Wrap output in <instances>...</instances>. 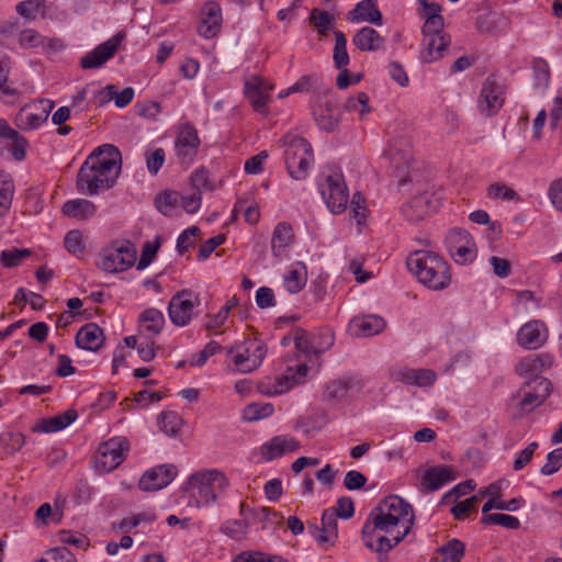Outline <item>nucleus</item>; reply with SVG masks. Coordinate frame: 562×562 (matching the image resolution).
<instances>
[{
	"label": "nucleus",
	"mask_w": 562,
	"mask_h": 562,
	"mask_svg": "<svg viewBox=\"0 0 562 562\" xmlns=\"http://www.w3.org/2000/svg\"><path fill=\"white\" fill-rule=\"evenodd\" d=\"M228 485L229 481L221 470L203 469L188 477L183 493L189 505L200 508L215 504Z\"/></svg>",
	"instance_id": "f257e3e1"
},
{
	"label": "nucleus",
	"mask_w": 562,
	"mask_h": 562,
	"mask_svg": "<svg viewBox=\"0 0 562 562\" xmlns=\"http://www.w3.org/2000/svg\"><path fill=\"white\" fill-rule=\"evenodd\" d=\"M406 265L418 281L430 290L441 291L451 282L448 262L432 251L416 250L407 257Z\"/></svg>",
	"instance_id": "f03ea898"
},
{
	"label": "nucleus",
	"mask_w": 562,
	"mask_h": 562,
	"mask_svg": "<svg viewBox=\"0 0 562 562\" xmlns=\"http://www.w3.org/2000/svg\"><path fill=\"white\" fill-rule=\"evenodd\" d=\"M318 190L329 211L342 213L348 205L349 191L339 167L328 165L318 176Z\"/></svg>",
	"instance_id": "7ed1b4c3"
},
{
	"label": "nucleus",
	"mask_w": 562,
	"mask_h": 562,
	"mask_svg": "<svg viewBox=\"0 0 562 562\" xmlns=\"http://www.w3.org/2000/svg\"><path fill=\"white\" fill-rule=\"evenodd\" d=\"M284 160L290 177L294 180H304L307 170L314 161L313 149L310 143L300 136H286Z\"/></svg>",
	"instance_id": "20e7f679"
},
{
	"label": "nucleus",
	"mask_w": 562,
	"mask_h": 562,
	"mask_svg": "<svg viewBox=\"0 0 562 562\" xmlns=\"http://www.w3.org/2000/svg\"><path fill=\"white\" fill-rule=\"evenodd\" d=\"M93 161L94 158H87L77 175V190L86 195H95L100 191L112 188L119 177L112 172H105Z\"/></svg>",
	"instance_id": "39448f33"
},
{
	"label": "nucleus",
	"mask_w": 562,
	"mask_h": 562,
	"mask_svg": "<svg viewBox=\"0 0 562 562\" xmlns=\"http://www.w3.org/2000/svg\"><path fill=\"white\" fill-rule=\"evenodd\" d=\"M136 249L128 240H114L102 249L98 266L105 272L116 273L135 263Z\"/></svg>",
	"instance_id": "423d86ee"
},
{
	"label": "nucleus",
	"mask_w": 562,
	"mask_h": 562,
	"mask_svg": "<svg viewBox=\"0 0 562 562\" xmlns=\"http://www.w3.org/2000/svg\"><path fill=\"white\" fill-rule=\"evenodd\" d=\"M391 164L394 168V177L402 187L411 181L409 170L413 162L412 140L406 136L395 138L387 151Z\"/></svg>",
	"instance_id": "0eeeda50"
},
{
	"label": "nucleus",
	"mask_w": 562,
	"mask_h": 562,
	"mask_svg": "<svg viewBox=\"0 0 562 562\" xmlns=\"http://www.w3.org/2000/svg\"><path fill=\"white\" fill-rule=\"evenodd\" d=\"M128 451V441L123 437L111 438L98 448L94 465L102 472L115 470L125 459Z\"/></svg>",
	"instance_id": "6e6552de"
},
{
	"label": "nucleus",
	"mask_w": 562,
	"mask_h": 562,
	"mask_svg": "<svg viewBox=\"0 0 562 562\" xmlns=\"http://www.w3.org/2000/svg\"><path fill=\"white\" fill-rule=\"evenodd\" d=\"M445 241L448 252L457 263L465 265L475 258V243L468 231L452 228L447 233Z\"/></svg>",
	"instance_id": "1a4fd4ad"
},
{
	"label": "nucleus",
	"mask_w": 562,
	"mask_h": 562,
	"mask_svg": "<svg viewBox=\"0 0 562 562\" xmlns=\"http://www.w3.org/2000/svg\"><path fill=\"white\" fill-rule=\"evenodd\" d=\"M551 391L550 380L543 376H533L525 382L517 392V396H521L519 409L524 413H530L547 400Z\"/></svg>",
	"instance_id": "9d476101"
},
{
	"label": "nucleus",
	"mask_w": 562,
	"mask_h": 562,
	"mask_svg": "<svg viewBox=\"0 0 562 562\" xmlns=\"http://www.w3.org/2000/svg\"><path fill=\"white\" fill-rule=\"evenodd\" d=\"M201 303L200 295L192 290H181L170 300L168 313L177 326H186L192 319L194 308Z\"/></svg>",
	"instance_id": "9b49d317"
},
{
	"label": "nucleus",
	"mask_w": 562,
	"mask_h": 562,
	"mask_svg": "<svg viewBox=\"0 0 562 562\" xmlns=\"http://www.w3.org/2000/svg\"><path fill=\"white\" fill-rule=\"evenodd\" d=\"M200 144L196 128L189 122L182 123L175 139L178 161L181 165H191L198 155Z\"/></svg>",
	"instance_id": "f8f14e48"
},
{
	"label": "nucleus",
	"mask_w": 562,
	"mask_h": 562,
	"mask_svg": "<svg viewBox=\"0 0 562 562\" xmlns=\"http://www.w3.org/2000/svg\"><path fill=\"white\" fill-rule=\"evenodd\" d=\"M504 104V88L494 77L485 79L477 101L481 114L486 117L495 115Z\"/></svg>",
	"instance_id": "ddd939ff"
},
{
	"label": "nucleus",
	"mask_w": 562,
	"mask_h": 562,
	"mask_svg": "<svg viewBox=\"0 0 562 562\" xmlns=\"http://www.w3.org/2000/svg\"><path fill=\"white\" fill-rule=\"evenodd\" d=\"M266 353L267 348L261 341L249 339L235 355L234 363L238 371L243 373L251 372L261 364Z\"/></svg>",
	"instance_id": "4468645a"
},
{
	"label": "nucleus",
	"mask_w": 562,
	"mask_h": 562,
	"mask_svg": "<svg viewBox=\"0 0 562 562\" xmlns=\"http://www.w3.org/2000/svg\"><path fill=\"white\" fill-rule=\"evenodd\" d=\"M123 38L124 34L117 33L108 41L99 44L94 49L81 57L80 67L85 70L100 68L115 55Z\"/></svg>",
	"instance_id": "2eb2a0df"
},
{
	"label": "nucleus",
	"mask_w": 562,
	"mask_h": 562,
	"mask_svg": "<svg viewBox=\"0 0 562 562\" xmlns=\"http://www.w3.org/2000/svg\"><path fill=\"white\" fill-rule=\"evenodd\" d=\"M54 108L52 101H41L38 104L23 106L15 116V125L24 131L41 126Z\"/></svg>",
	"instance_id": "dca6fc26"
},
{
	"label": "nucleus",
	"mask_w": 562,
	"mask_h": 562,
	"mask_svg": "<svg viewBox=\"0 0 562 562\" xmlns=\"http://www.w3.org/2000/svg\"><path fill=\"white\" fill-rule=\"evenodd\" d=\"M385 514L389 513L404 527L402 536H407L414 525V512L412 506L397 495H390L378 504Z\"/></svg>",
	"instance_id": "f3484780"
},
{
	"label": "nucleus",
	"mask_w": 562,
	"mask_h": 562,
	"mask_svg": "<svg viewBox=\"0 0 562 562\" xmlns=\"http://www.w3.org/2000/svg\"><path fill=\"white\" fill-rule=\"evenodd\" d=\"M177 475L173 464H161L147 470L138 482L142 491L153 492L166 487Z\"/></svg>",
	"instance_id": "a211bd4d"
},
{
	"label": "nucleus",
	"mask_w": 562,
	"mask_h": 562,
	"mask_svg": "<svg viewBox=\"0 0 562 562\" xmlns=\"http://www.w3.org/2000/svg\"><path fill=\"white\" fill-rule=\"evenodd\" d=\"M404 527L402 522L396 520L389 513L382 512L378 506H375L369 514L361 533H372V532H384V533H396L401 532Z\"/></svg>",
	"instance_id": "6ab92c4d"
},
{
	"label": "nucleus",
	"mask_w": 562,
	"mask_h": 562,
	"mask_svg": "<svg viewBox=\"0 0 562 562\" xmlns=\"http://www.w3.org/2000/svg\"><path fill=\"white\" fill-rule=\"evenodd\" d=\"M438 209V201L428 193H423L412 198L402 207L404 217L409 222H418L427 217Z\"/></svg>",
	"instance_id": "aec40b11"
},
{
	"label": "nucleus",
	"mask_w": 562,
	"mask_h": 562,
	"mask_svg": "<svg viewBox=\"0 0 562 562\" xmlns=\"http://www.w3.org/2000/svg\"><path fill=\"white\" fill-rule=\"evenodd\" d=\"M548 339V329L541 321H530L522 325L517 333V342L526 349L540 348Z\"/></svg>",
	"instance_id": "412c9836"
},
{
	"label": "nucleus",
	"mask_w": 562,
	"mask_h": 562,
	"mask_svg": "<svg viewBox=\"0 0 562 562\" xmlns=\"http://www.w3.org/2000/svg\"><path fill=\"white\" fill-rule=\"evenodd\" d=\"M88 158H94L97 167L105 172H112L116 176L121 172L122 156L121 151L111 144H104L95 148Z\"/></svg>",
	"instance_id": "4be33fe9"
},
{
	"label": "nucleus",
	"mask_w": 562,
	"mask_h": 562,
	"mask_svg": "<svg viewBox=\"0 0 562 562\" xmlns=\"http://www.w3.org/2000/svg\"><path fill=\"white\" fill-rule=\"evenodd\" d=\"M300 448V442L290 436H276L260 448L261 457L265 461H271L280 458L288 452H293Z\"/></svg>",
	"instance_id": "5701e85b"
},
{
	"label": "nucleus",
	"mask_w": 562,
	"mask_h": 562,
	"mask_svg": "<svg viewBox=\"0 0 562 562\" xmlns=\"http://www.w3.org/2000/svg\"><path fill=\"white\" fill-rule=\"evenodd\" d=\"M420 58L424 63H434L443 57L449 49L450 35H423Z\"/></svg>",
	"instance_id": "b1692460"
},
{
	"label": "nucleus",
	"mask_w": 562,
	"mask_h": 562,
	"mask_svg": "<svg viewBox=\"0 0 562 562\" xmlns=\"http://www.w3.org/2000/svg\"><path fill=\"white\" fill-rule=\"evenodd\" d=\"M271 89L260 77H252L246 81L245 93L256 112L266 113V105Z\"/></svg>",
	"instance_id": "393cba45"
},
{
	"label": "nucleus",
	"mask_w": 562,
	"mask_h": 562,
	"mask_svg": "<svg viewBox=\"0 0 562 562\" xmlns=\"http://www.w3.org/2000/svg\"><path fill=\"white\" fill-rule=\"evenodd\" d=\"M222 25V10L216 2H207L203 8V18L198 26V33L205 37H214Z\"/></svg>",
	"instance_id": "a878e982"
},
{
	"label": "nucleus",
	"mask_w": 562,
	"mask_h": 562,
	"mask_svg": "<svg viewBox=\"0 0 562 562\" xmlns=\"http://www.w3.org/2000/svg\"><path fill=\"white\" fill-rule=\"evenodd\" d=\"M313 115L321 130L333 132L340 123L341 112L336 105L329 101H325L313 108Z\"/></svg>",
	"instance_id": "bb28decb"
},
{
	"label": "nucleus",
	"mask_w": 562,
	"mask_h": 562,
	"mask_svg": "<svg viewBox=\"0 0 562 562\" xmlns=\"http://www.w3.org/2000/svg\"><path fill=\"white\" fill-rule=\"evenodd\" d=\"M406 536H402V532L396 533H384V532H372L369 535L362 533L363 544L379 554L387 553L396 544H398Z\"/></svg>",
	"instance_id": "cd10ccee"
},
{
	"label": "nucleus",
	"mask_w": 562,
	"mask_h": 562,
	"mask_svg": "<svg viewBox=\"0 0 562 562\" xmlns=\"http://www.w3.org/2000/svg\"><path fill=\"white\" fill-rule=\"evenodd\" d=\"M102 328L95 323L83 325L76 335V345L85 350L97 351L103 345Z\"/></svg>",
	"instance_id": "c85d7f7f"
},
{
	"label": "nucleus",
	"mask_w": 562,
	"mask_h": 562,
	"mask_svg": "<svg viewBox=\"0 0 562 562\" xmlns=\"http://www.w3.org/2000/svg\"><path fill=\"white\" fill-rule=\"evenodd\" d=\"M452 480H454L452 469L447 465H439L427 469L422 476L420 484L423 490L434 492Z\"/></svg>",
	"instance_id": "c756f323"
},
{
	"label": "nucleus",
	"mask_w": 562,
	"mask_h": 562,
	"mask_svg": "<svg viewBox=\"0 0 562 562\" xmlns=\"http://www.w3.org/2000/svg\"><path fill=\"white\" fill-rule=\"evenodd\" d=\"M392 374L396 381L416 386H429L436 381V373L430 369L403 368Z\"/></svg>",
	"instance_id": "7c9ffc66"
},
{
	"label": "nucleus",
	"mask_w": 562,
	"mask_h": 562,
	"mask_svg": "<svg viewBox=\"0 0 562 562\" xmlns=\"http://www.w3.org/2000/svg\"><path fill=\"white\" fill-rule=\"evenodd\" d=\"M553 359L549 353L531 355L522 358L516 366V372L519 375H533L551 368Z\"/></svg>",
	"instance_id": "2f4dec72"
},
{
	"label": "nucleus",
	"mask_w": 562,
	"mask_h": 562,
	"mask_svg": "<svg viewBox=\"0 0 562 562\" xmlns=\"http://www.w3.org/2000/svg\"><path fill=\"white\" fill-rule=\"evenodd\" d=\"M293 228L285 222H280L273 229L271 238V250L274 257L282 258L286 249L293 244Z\"/></svg>",
	"instance_id": "473e14b6"
},
{
	"label": "nucleus",
	"mask_w": 562,
	"mask_h": 562,
	"mask_svg": "<svg viewBox=\"0 0 562 562\" xmlns=\"http://www.w3.org/2000/svg\"><path fill=\"white\" fill-rule=\"evenodd\" d=\"M0 137L12 143L11 154L16 161L24 160L29 143L25 137L11 127L4 119H0Z\"/></svg>",
	"instance_id": "72a5a7b5"
},
{
	"label": "nucleus",
	"mask_w": 562,
	"mask_h": 562,
	"mask_svg": "<svg viewBox=\"0 0 562 562\" xmlns=\"http://www.w3.org/2000/svg\"><path fill=\"white\" fill-rule=\"evenodd\" d=\"M352 43L362 52H374L382 48L385 41L374 29L364 26L355 34Z\"/></svg>",
	"instance_id": "f704fd0d"
},
{
	"label": "nucleus",
	"mask_w": 562,
	"mask_h": 562,
	"mask_svg": "<svg viewBox=\"0 0 562 562\" xmlns=\"http://www.w3.org/2000/svg\"><path fill=\"white\" fill-rule=\"evenodd\" d=\"M351 326L358 336L370 337L383 331L386 323L381 316L368 315L355 318Z\"/></svg>",
	"instance_id": "c9c22d12"
},
{
	"label": "nucleus",
	"mask_w": 562,
	"mask_h": 562,
	"mask_svg": "<svg viewBox=\"0 0 562 562\" xmlns=\"http://www.w3.org/2000/svg\"><path fill=\"white\" fill-rule=\"evenodd\" d=\"M64 215L79 221H85L94 215L97 207L93 202L86 199L69 200L64 203Z\"/></svg>",
	"instance_id": "e433bc0d"
},
{
	"label": "nucleus",
	"mask_w": 562,
	"mask_h": 562,
	"mask_svg": "<svg viewBox=\"0 0 562 562\" xmlns=\"http://www.w3.org/2000/svg\"><path fill=\"white\" fill-rule=\"evenodd\" d=\"M314 537L321 546H333L337 539V520L334 513L325 510L322 516V528L314 527Z\"/></svg>",
	"instance_id": "4c0bfd02"
},
{
	"label": "nucleus",
	"mask_w": 562,
	"mask_h": 562,
	"mask_svg": "<svg viewBox=\"0 0 562 562\" xmlns=\"http://www.w3.org/2000/svg\"><path fill=\"white\" fill-rule=\"evenodd\" d=\"M351 21H364L373 24H382V14L376 5V0H362L350 12Z\"/></svg>",
	"instance_id": "58836bf2"
},
{
	"label": "nucleus",
	"mask_w": 562,
	"mask_h": 562,
	"mask_svg": "<svg viewBox=\"0 0 562 562\" xmlns=\"http://www.w3.org/2000/svg\"><path fill=\"white\" fill-rule=\"evenodd\" d=\"M307 281L306 267L302 262L290 267L283 277V284L289 293L296 294L303 290Z\"/></svg>",
	"instance_id": "ea45409f"
},
{
	"label": "nucleus",
	"mask_w": 562,
	"mask_h": 562,
	"mask_svg": "<svg viewBox=\"0 0 562 562\" xmlns=\"http://www.w3.org/2000/svg\"><path fill=\"white\" fill-rule=\"evenodd\" d=\"M139 327L151 336L158 335L165 325L164 314L157 308H147L139 316Z\"/></svg>",
	"instance_id": "a19ab883"
},
{
	"label": "nucleus",
	"mask_w": 562,
	"mask_h": 562,
	"mask_svg": "<svg viewBox=\"0 0 562 562\" xmlns=\"http://www.w3.org/2000/svg\"><path fill=\"white\" fill-rule=\"evenodd\" d=\"M310 24L317 31L321 36H326L333 30L335 24L334 15L327 11L314 8L310 14Z\"/></svg>",
	"instance_id": "79ce46f5"
},
{
	"label": "nucleus",
	"mask_w": 562,
	"mask_h": 562,
	"mask_svg": "<svg viewBox=\"0 0 562 562\" xmlns=\"http://www.w3.org/2000/svg\"><path fill=\"white\" fill-rule=\"evenodd\" d=\"M14 183L9 173L0 170V216H3L12 204Z\"/></svg>",
	"instance_id": "37998d69"
},
{
	"label": "nucleus",
	"mask_w": 562,
	"mask_h": 562,
	"mask_svg": "<svg viewBox=\"0 0 562 562\" xmlns=\"http://www.w3.org/2000/svg\"><path fill=\"white\" fill-rule=\"evenodd\" d=\"M77 417L78 414L75 409H68L59 415L44 419L42 430L45 432L59 431L74 423Z\"/></svg>",
	"instance_id": "c03bdc74"
},
{
	"label": "nucleus",
	"mask_w": 562,
	"mask_h": 562,
	"mask_svg": "<svg viewBox=\"0 0 562 562\" xmlns=\"http://www.w3.org/2000/svg\"><path fill=\"white\" fill-rule=\"evenodd\" d=\"M252 518L256 522L261 525L262 529H273L283 521V516L269 507L254 509Z\"/></svg>",
	"instance_id": "a18cd8bd"
},
{
	"label": "nucleus",
	"mask_w": 562,
	"mask_h": 562,
	"mask_svg": "<svg viewBox=\"0 0 562 562\" xmlns=\"http://www.w3.org/2000/svg\"><path fill=\"white\" fill-rule=\"evenodd\" d=\"M335 47L333 54L334 65L337 69L346 67L349 61V55L347 52V40L341 31H335Z\"/></svg>",
	"instance_id": "49530a36"
},
{
	"label": "nucleus",
	"mask_w": 562,
	"mask_h": 562,
	"mask_svg": "<svg viewBox=\"0 0 562 562\" xmlns=\"http://www.w3.org/2000/svg\"><path fill=\"white\" fill-rule=\"evenodd\" d=\"M248 522L244 519H229L225 521L221 531L234 540H243L248 535Z\"/></svg>",
	"instance_id": "de8ad7c7"
},
{
	"label": "nucleus",
	"mask_w": 562,
	"mask_h": 562,
	"mask_svg": "<svg viewBox=\"0 0 562 562\" xmlns=\"http://www.w3.org/2000/svg\"><path fill=\"white\" fill-rule=\"evenodd\" d=\"M180 194L176 191H164L155 199L157 210L164 215H171L175 206L179 204Z\"/></svg>",
	"instance_id": "09e8293b"
},
{
	"label": "nucleus",
	"mask_w": 562,
	"mask_h": 562,
	"mask_svg": "<svg viewBox=\"0 0 562 562\" xmlns=\"http://www.w3.org/2000/svg\"><path fill=\"white\" fill-rule=\"evenodd\" d=\"M481 522L484 525H497L512 530H516L520 527L519 519L507 514L484 515L481 519Z\"/></svg>",
	"instance_id": "8fccbe9b"
},
{
	"label": "nucleus",
	"mask_w": 562,
	"mask_h": 562,
	"mask_svg": "<svg viewBox=\"0 0 562 562\" xmlns=\"http://www.w3.org/2000/svg\"><path fill=\"white\" fill-rule=\"evenodd\" d=\"M31 256L30 249L11 248L1 251L0 261L5 268L18 267L24 259Z\"/></svg>",
	"instance_id": "3c124183"
},
{
	"label": "nucleus",
	"mask_w": 562,
	"mask_h": 562,
	"mask_svg": "<svg viewBox=\"0 0 562 562\" xmlns=\"http://www.w3.org/2000/svg\"><path fill=\"white\" fill-rule=\"evenodd\" d=\"M66 250L76 257H80L85 252L82 233L78 229L69 231L64 238Z\"/></svg>",
	"instance_id": "603ef678"
},
{
	"label": "nucleus",
	"mask_w": 562,
	"mask_h": 562,
	"mask_svg": "<svg viewBox=\"0 0 562 562\" xmlns=\"http://www.w3.org/2000/svg\"><path fill=\"white\" fill-rule=\"evenodd\" d=\"M464 543L458 539L448 541L445 546L439 549V552L443 559L450 560L451 562H461L464 554Z\"/></svg>",
	"instance_id": "864d4df0"
},
{
	"label": "nucleus",
	"mask_w": 562,
	"mask_h": 562,
	"mask_svg": "<svg viewBox=\"0 0 562 562\" xmlns=\"http://www.w3.org/2000/svg\"><path fill=\"white\" fill-rule=\"evenodd\" d=\"M345 110L348 112H358L362 119L370 112L369 97L366 92H359L356 97H350L345 103Z\"/></svg>",
	"instance_id": "5fc2aeb1"
},
{
	"label": "nucleus",
	"mask_w": 562,
	"mask_h": 562,
	"mask_svg": "<svg viewBox=\"0 0 562 562\" xmlns=\"http://www.w3.org/2000/svg\"><path fill=\"white\" fill-rule=\"evenodd\" d=\"M58 540L65 546L69 544L82 550H87L90 546V540L86 535L80 532H72L69 530L59 531Z\"/></svg>",
	"instance_id": "6e6d98bb"
},
{
	"label": "nucleus",
	"mask_w": 562,
	"mask_h": 562,
	"mask_svg": "<svg viewBox=\"0 0 562 562\" xmlns=\"http://www.w3.org/2000/svg\"><path fill=\"white\" fill-rule=\"evenodd\" d=\"M234 562H288L280 555L267 554L259 551H244L239 553Z\"/></svg>",
	"instance_id": "4d7b16f0"
},
{
	"label": "nucleus",
	"mask_w": 562,
	"mask_h": 562,
	"mask_svg": "<svg viewBox=\"0 0 562 562\" xmlns=\"http://www.w3.org/2000/svg\"><path fill=\"white\" fill-rule=\"evenodd\" d=\"M158 423L165 434L176 436L180 430L181 419L176 413L168 412L159 415Z\"/></svg>",
	"instance_id": "13d9d810"
},
{
	"label": "nucleus",
	"mask_w": 562,
	"mask_h": 562,
	"mask_svg": "<svg viewBox=\"0 0 562 562\" xmlns=\"http://www.w3.org/2000/svg\"><path fill=\"white\" fill-rule=\"evenodd\" d=\"M535 86L546 89L550 83V70L548 64L542 59H535L532 64Z\"/></svg>",
	"instance_id": "bf43d9fd"
},
{
	"label": "nucleus",
	"mask_w": 562,
	"mask_h": 562,
	"mask_svg": "<svg viewBox=\"0 0 562 562\" xmlns=\"http://www.w3.org/2000/svg\"><path fill=\"white\" fill-rule=\"evenodd\" d=\"M350 212L358 225H361L366 222V217H367L366 199L363 198V195L360 192L353 193V195L350 200Z\"/></svg>",
	"instance_id": "052dcab7"
},
{
	"label": "nucleus",
	"mask_w": 562,
	"mask_h": 562,
	"mask_svg": "<svg viewBox=\"0 0 562 562\" xmlns=\"http://www.w3.org/2000/svg\"><path fill=\"white\" fill-rule=\"evenodd\" d=\"M479 497L473 495L465 501L457 503L452 508L451 513L458 520H463L468 517L469 513L476 510Z\"/></svg>",
	"instance_id": "680f3d73"
},
{
	"label": "nucleus",
	"mask_w": 562,
	"mask_h": 562,
	"mask_svg": "<svg viewBox=\"0 0 562 562\" xmlns=\"http://www.w3.org/2000/svg\"><path fill=\"white\" fill-rule=\"evenodd\" d=\"M293 340L297 350L306 355L314 353V336H311L306 330L295 329Z\"/></svg>",
	"instance_id": "e2e57ef3"
},
{
	"label": "nucleus",
	"mask_w": 562,
	"mask_h": 562,
	"mask_svg": "<svg viewBox=\"0 0 562 562\" xmlns=\"http://www.w3.org/2000/svg\"><path fill=\"white\" fill-rule=\"evenodd\" d=\"M147 170L150 175L156 176L166 160V153L162 148L145 154Z\"/></svg>",
	"instance_id": "0e129e2a"
},
{
	"label": "nucleus",
	"mask_w": 562,
	"mask_h": 562,
	"mask_svg": "<svg viewBox=\"0 0 562 562\" xmlns=\"http://www.w3.org/2000/svg\"><path fill=\"white\" fill-rule=\"evenodd\" d=\"M487 194L492 199H501L508 201L518 199V194L514 189L501 182L492 183L487 189Z\"/></svg>",
	"instance_id": "69168bd1"
},
{
	"label": "nucleus",
	"mask_w": 562,
	"mask_h": 562,
	"mask_svg": "<svg viewBox=\"0 0 562 562\" xmlns=\"http://www.w3.org/2000/svg\"><path fill=\"white\" fill-rule=\"evenodd\" d=\"M201 231L198 226H191L184 229L177 239V250L183 255L190 246L194 244V238L200 235Z\"/></svg>",
	"instance_id": "338daca9"
},
{
	"label": "nucleus",
	"mask_w": 562,
	"mask_h": 562,
	"mask_svg": "<svg viewBox=\"0 0 562 562\" xmlns=\"http://www.w3.org/2000/svg\"><path fill=\"white\" fill-rule=\"evenodd\" d=\"M562 468V448L552 450L547 456V462L540 472L543 475H552Z\"/></svg>",
	"instance_id": "774afa93"
}]
</instances>
